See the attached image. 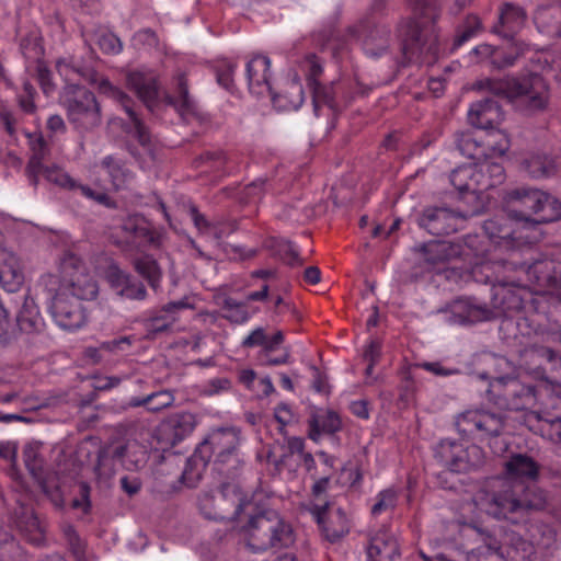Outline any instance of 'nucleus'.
Listing matches in <instances>:
<instances>
[{"instance_id":"obj_1","label":"nucleus","mask_w":561,"mask_h":561,"mask_svg":"<svg viewBox=\"0 0 561 561\" xmlns=\"http://www.w3.org/2000/svg\"><path fill=\"white\" fill-rule=\"evenodd\" d=\"M510 201L516 203L520 208L516 213V220L524 222L519 228H513L505 218H493L486 220L483 230L490 248L480 250L476 247L478 237L468 236L466 247L468 251L461 250L459 244L446 241L432 242L426 245L427 261L437 263L449 261L458 255H470L472 253L478 260L476 265L485 266L495 263L494 252H508L522 245L531 244L538 240L536 225L551 222L561 217V203L546 192L535 188H517L510 193Z\"/></svg>"},{"instance_id":"obj_2","label":"nucleus","mask_w":561,"mask_h":561,"mask_svg":"<svg viewBox=\"0 0 561 561\" xmlns=\"http://www.w3.org/2000/svg\"><path fill=\"white\" fill-rule=\"evenodd\" d=\"M538 472L539 466L531 457L511 456L505 462V476L491 479L486 488L476 494V506L494 518L511 520L514 514L545 508V492L524 484V480H536Z\"/></svg>"},{"instance_id":"obj_3","label":"nucleus","mask_w":561,"mask_h":561,"mask_svg":"<svg viewBox=\"0 0 561 561\" xmlns=\"http://www.w3.org/2000/svg\"><path fill=\"white\" fill-rule=\"evenodd\" d=\"M59 272L60 280L51 297L49 312L59 328L76 331L88 321L83 301L98 297L99 284L87 271L81 259L73 253L62 256Z\"/></svg>"},{"instance_id":"obj_4","label":"nucleus","mask_w":561,"mask_h":561,"mask_svg":"<svg viewBox=\"0 0 561 561\" xmlns=\"http://www.w3.org/2000/svg\"><path fill=\"white\" fill-rule=\"evenodd\" d=\"M415 11L421 12L416 20H403L398 26L402 53L408 61L432 64L439 51V42L434 20V0H409Z\"/></svg>"},{"instance_id":"obj_5","label":"nucleus","mask_w":561,"mask_h":561,"mask_svg":"<svg viewBox=\"0 0 561 561\" xmlns=\"http://www.w3.org/2000/svg\"><path fill=\"white\" fill-rule=\"evenodd\" d=\"M490 89L495 94L504 95L516 110L526 114L543 111L549 102L548 85L545 79L536 73L491 81Z\"/></svg>"},{"instance_id":"obj_6","label":"nucleus","mask_w":561,"mask_h":561,"mask_svg":"<svg viewBox=\"0 0 561 561\" xmlns=\"http://www.w3.org/2000/svg\"><path fill=\"white\" fill-rule=\"evenodd\" d=\"M247 546L253 552L288 547L294 542L293 529L278 513L267 511L252 517L244 529Z\"/></svg>"},{"instance_id":"obj_7","label":"nucleus","mask_w":561,"mask_h":561,"mask_svg":"<svg viewBox=\"0 0 561 561\" xmlns=\"http://www.w3.org/2000/svg\"><path fill=\"white\" fill-rule=\"evenodd\" d=\"M250 504V500L236 482L224 483L215 493L199 497L201 513L208 519L236 520Z\"/></svg>"},{"instance_id":"obj_8","label":"nucleus","mask_w":561,"mask_h":561,"mask_svg":"<svg viewBox=\"0 0 561 561\" xmlns=\"http://www.w3.org/2000/svg\"><path fill=\"white\" fill-rule=\"evenodd\" d=\"M542 296L525 286L497 280L492 287V307L495 317H512L514 313L537 312Z\"/></svg>"},{"instance_id":"obj_9","label":"nucleus","mask_w":561,"mask_h":561,"mask_svg":"<svg viewBox=\"0 0 561 561\" xmlns=\"http://www.w3.org/2000/svg\"><path fill=\"white\" fill-rule=\"evenodd\" d=\"M64 98L68 119L78 131H90L100 126L101 110L92 92L80 84H69L65 87Z\"/></svg>"},{"instance_id":"obj_10","label":"nucleus","mask_w":561,"mask_h":561,"mask_svg":"<svg viewBox=\"0 0 561 561\" xmlns=\"http://www.w3.org/2000/svg\"><path fill=\"white\" fill-rule=\"evenodd\" d=\"M240 440V431L236 427L213 430L199 445L195 457L198 455L205 461L214 458L218 465L230 463L237 468L241 462L238 450Z\"/></svg>"},{"instance_id":"obj_11","label":"nucleus","mask_w":561,"mask_h":561,"mask_svg":"<svg viewBox=\"0 0 561 561\" xmlns=\"http://www.w3.org/2000/svg\"><path fill=\"white\" fill-rule=\"evenodd\" d=\"M525 423L530 431L553 444L561 443V396L550 393L539 409L526 414Z\"/></svg>"},{"instance_id":"obj_12","label":"nucleus","mask_w":561,"mask_h":561,"mask_svg":"<svg viewBox=\"0 0 561 561\" xmlns=\"http://www.w3.org/2000/svg\"><path fill=\"white\" fill-rule=\"evenodd\" d=\"M457 431L477 439H486L501 434L504 427L502 414L484 409H469L456 416Z\"/></svg>"},{"instance_id":"obj_13","label":"nucleus","mask_w":561,"mask_h":561,"mask_svg":"<svg viewBox=\"0 0 561 561\" xmlns=\"http://www.w3.org/2000/svg\"><path fill=\"white\" fill-rule=\"evenodd\" d=\"M439 462L453 472H467L481 466L484 461L483 450L474 444L463 446L461 443L444 439L436 449Z\"/></svg>"},{"instance_id":"obj_14","label":"nucleus","mask_w":561,"mask_h":561,"mask_svg":"<svg viewBox=\"0 0 561 561\" xmlns=\"http://www.w3.org/2000/svg\"><path fill=\"white\" fill-rule=\"evenodd\" d=\"M480 554L495 556L505 561H530L534 546L515 531H506L499 541L488 536L484 543L478 548Z\"/></svg>"},{"instance_id":"obj_15","label":"nucleus","mask_w":561,"mask_h":561,"mask_svg":"<svg viewBox=\"0 0 561 561\" xmlns=\"http://www.w3.org/2000/svg\"><path fill=\"white\" fill-rule=\"evenodd\" d=\"M466 216L446 207L425 208L419 218V225L433 236L456 232L463 227Z\"/></svg>"},{"instance_id":"obj_16","label":"nucleus","mask_w":561,"mask_h":561,"mask_svg":"<svg viewBox=\"0 0 561 561\" xmlns=\"http://www.w3.org/2000/svg\"><path fill=\"white\" fill-rule=\"evenodd\" d=\"M503 388L500 394L503 396L506 401V408L516 411L534 408L538 400L545 398V401H547V396L552 393L549 391L548 387L535 389L517 379H512L511 382Z\"/></svg>"},{"instance_id":"obj_17","label":"nucleus","mask_w":561,"mask_h":561,"mask_svg":"<svg viewBox=\"0 0 561 561\" xmlns=\"http://www.w3.org/2000/svg\"><path fill=\"white\" fill-rule=\"evenodd\" d=\"M310 512L328 540L336 541L348 533V519L341 508L329 510V503L323 502L313 504Z\"/></svg>"},{"instance_id":"obj_18","label":"nucleus","mask_w":561,"mask_h":561,"mask_svg":"<svg viewBox=\"0 0 561 561\" xmlns=\"http://www.w3.org/2000/svg\"><path fill=\"white\" fill-rule=\"evenodd\" d=\"M93 82L101 93L113 99L123 106L133 125V134L137 137L138 141L142 146L149 144V134L136 112L130 106V98L119 88L113 85L106 78L94 79Z\"/></svg>"},{"instance_id":"obj_19","label":"nucleus","mask_w":561,"mask_h":561,"mask_svg":"<svg viewBox=\"0 0 561 561\" xmlns=\"http://www.w3.org/2000/svg\"><path fill=\"white\" fill-rule=\"evenodd\" d=\"M105 280L111 289L122 299L145 300L147 290L145 285L133 278L117 265L111 264L105 272Z\"/></svg>"},{"instance_id":"obj_20","label":"nucleus","mask_w":561,"mask_h":561,"mask_svg":"<svg viewBox=\"0 0 561 561\" xmlns=\"http://www.w3.org/2000/svg\"><path fill=\"white\" fill-rule=\"evenodd\" d=\"M525 273L527 279L538 286V291L556 295L561 300V271H556L551 261H538L529 265Z\"/></svg>"},{"instance_id":"obj_21","label":"nucleus","mask_w":561,"mask_h":561,"mask_svg":"<svg viewBox=\"0 0 561 561\" xmlns=\"http://www.w3.org/2000/svg\"><path fill=\"white\" fill-rule=\"evenodd\" d=\"M270 68V58L262 55H255L247 62L245 77L252 94L256 96L272 94Z\"/></svg>"},{"instance_id":"obj_22","label":"nucleus","mask_w":561,"mask_h":561,"mask_svg":"<svg viewBox=\"0 0 561 561\" xmlns=\"http://www.w3.org/2000/svg\"><path fill=\"white\" fill-rule=\"evenodd\" d=\"M127 87L152 111L158 99L157 76L147 69L131 70L126 75Z\"/></svg>"},{"instance_id":"obj_23","label":"nucleus","mask_w":561,"mask_h":561,"mask_svg":"<svg viewBox=\"0 0 561 561\" xmlns=\"http://www.w3.org/2000/svg\"><path fill=\"white\" fill-rule=\"evenodd\" d=\"M504 114L496 101L486 99L471 104L468 111L469 123L480 129L496 128L503 121Z\"/></svg>"},{"instance_id":"obj_24","label":"nucleus","mask_w":561,"mask_h":561,"mask_svg":"<svg viewBox=\"0 0 561 561\" xmlns=\"http://www.w3.org/2000/svg\"><path fill=\"white\" fill-rule=\"evenodd\" d=\"M196 426L195 415L180 412L170 415L160 426V435L167 444L175 445L188 436Z\"/></svg>"},{"instance_id":"obj_25","label":"nucleus","mask_w":561,"mask_h":561,"mask_svg":"<svg viewBox=\"0 0 561 561\" xmlns=\"http://www.w3.org/2000/svg\"><path fill=\"white\" fill-rule=\"evenodd\" d=\"M195 304L191 297L185 296L178 301L165 304L153 317L148 320V330L152 333L164 332L173 327L179 320L182 310L194 309Z\"/></svg>"},{"instance_id":"obj_26","label":"nucleus","mask_w":561,"mask_h":561,"mask_svg":"<svg viewBox=\"0 0 561 561\" xmlns=\"http://www.w3.org/2000/svg\"><path fill=\"white\" fill-rule=\"evenodd\" d=\"M488 362L492 366V370L477 373L476 376L481 380L489 381V392L492 391L491 389L505 387L512 379H517V368L506 357L492 355L488 358Z\"/></svg>"},{"instance_id":"obj_27","label":"nucleus","mask_w":561,"mask_h":561,"mask_svg":"<svg viewBox=\"0 0 561 561\" xmlns=\"http://www.w3.org/2000/svg\"><path fill=\"white\" fill-rule=\"evenodd\" d=\"M24 282V274L19 257L7 249L0 250V286L15 293Z\"/></svg>"},{"instance_id":"obj_28","label":"nucleus","mask_w":561,"mask_h":561,"mask_svg":"<svg viewBox=\"0 0 561 561\" xmlns=\"http://www.w3.org/2000/svg\"><path fill=\"white\" fill-rule=\"evenodd\" d=\"M534 22L540 33L550 37L561 35V0L540 5L535 13Z\"/></svg>"},{"instance_id":"obj_29","label":"nucleus","mask_w":561,"mask_h":561,"mask_svg":"<svg viewBox=\"0 0 561 561\" xmlns=\"http://www.w3.org/2000/svg\"><path fill=\"white\" fill-rule=\"evenodd\" d=\"M367 556L370 561H392L399 556V545L394 535L388 530H380L374 535L367 548Z\"/></svg>"},{"instance_id":"obj_30","label":"nucleus","mask_w":561,"mask_h":561,"mask_svg":"<svg viewBox=\"0 0 561 561\" xmlns=\"http://www.w3.org/2000/svg\"><path fill=\"white\" fill-rule=\"evenodd\" d=\"M96 173H104L114 190L125 187L133 179L131 172L126 168L124 161L114 154L104 157L94 164Z\"/></svg>"},{"instance_id":"obj_31","label":"nucleus","mask_w":561,"mask_h":561,"mask_svg":"<svg viewBox=\"0 0 561 561\" xmlns=\"http://www.w3.org/2000/svg\"><path fill=\"white\" fill-rule=\"evenodd\" d=\"M483 174L479 173L478 163H468L453 170L450 183L460 193H480Z\"/></svg>"},{"instance_id":"obj_32","label":"nucleus","mask_w":561,"mask_h":561,"mask_svg":"<svg viewBox=\"0 0 561 561\" xmlns=\"http://www.w3.org/2000/svg\"><path fill=\"white\" fill-rule=\"evenodd\" d=\"M488 311L467 298L456 299L450 305V316L446 319L451 324H466L489 319Z\"/></svg>"},{"instance_id":"obj_33","label":"nucleus","mask_w":561,"mask_h":561,"mask_svg":"<svg viewBox=\"0 0 561 561\" xmlns=\"http://www.w3.org/2000/svg\"><path fill=\"white\" fill-rule=\"evenodd\" d=\"M32 156L26 167V174L31 183L38 184V175L43 169V161L48 154V147L41 133H25Z\"/></svg>"},{"instance_id":"obj_34","label":"nucleus","mask_w":561,"mask_h":561,"mask_svg":"<svg viewBox=\"0 0 561 561\" xmlns=\"http://www.w3.org/2000/svg\"><path fill=\"white\" fill-rule=\"evenodd\" d=\"M525 10L514 3H505L500 12V27H494V32L504 36L511 37L513 34L523 28L526 23Z\"/></svg>"},{"instance_id":"obj_35","label":"nucleus","mask_w":561,"mask_h":561,"mask_svg":"<svg viewBox=\"0 0 561 561\" xmlns=\"http://www.w3.org/2000/svg\"><path fill=\"white\" fill-rule=\"evenodd\" d=\"M304 67L308 70V82L312 90V102L316 114L322 104L332 106V98L324 87H321L316 78L322 72V66L314 55H309Z\"/></svg>"},{"instance_id":"obj_36","label":"nucleus","mask_w":561,"mask_h":561,"mask_svg":"<svg viewBox=\"0 0 561 561\" xmlns=\"http://www.w3.org/2000/svg\"><path fill=\"white\" fill-rule=\"evenodd\" d=\"M390 46V31L386 25H376L370 28L363 39V50L371 58L385 55Z\"/></svg>"},{"instance_id":"obj_37","label":"nucleus","mask_w":561,"mask_h":561,"mask_svg":"<svg viewBox=\"0 0 561 561\" xmlns=\"http://www.w3.org/2000/svg\"><path fill=\"white\" fill-rule=\"evenodd\" d=\"M273 105L279 111H296L304 103V90L297 76L287 82L284 93L270 94Z\"/></svg>"},{"instance_id":"obj_38","label":"nucleus","mask_w":561,"mask_h":561,"mask_svg":"<svg viewBox=\"0 0 561 561\" xmlns=\"http://www.w3.org/2000/svg\"><path fill=\"white\" fill-rule=\"evenodd\" d=\"M216 304L224 310L222 318L233 324H243L251 318L247 306L243 302L237 301L236 299L222 296L216 298Z\"/></svg>"},{"instance_id":"obj_39","label":"nucleus","mask_w":561,"mask_h":561,"mask_svg":"<svg viewBox=\"0 0 561 561\" xmlns=\"http://www.w3.org/2000/svg\"><path fill=\"white\" fill-rule=\"evenodd\" d=\"M340 427L341 421L337 414L332 411H327L312 416L309 436L311 439L317 440L321 434L335 433Z\"/></svg>"},{"instance_id":"obj_40","label":"nucleus","mask_w":561,"mask_h":561,"mask_svg":"<svg viewBox=\"0 0 561 561\" xmlns=\"http://www.w3.org/2000/svg\"><path fill=\"white\" fill-rule=\"evenodd\" d=\"M524 170L534 179L548 178L556 172V162L546 154H533L523 162Z\"/></svg>"},{"instance_id":"obj_41","label":"nucleus","mask_w":561,"mask_h":561,"mask_svg":"<svg viewBox=\"0 0 561 561\" xmlns=\"http://www.w3.org/2000/svg\"><path fill=\"white\" fill-rule=\"evenodd\" d=\"M191 216L198 231L215 244H219L230 232L221 224L209 222L195 207L191 208Z\"/></svg>"},{"instance_id":"obj_42","label":"nucleus","mask_w":561,"mask_h":561,"mask_svg":"<svg viewBox=\"0 0 561 561\" xmlns=\"http://www.w3.org/2000/svg\"><path fill=\"white\" fill-rule=\"evenodd\" d=\"M305 451V440L300 437H289L287 439V449L279 458H273L270 456V460L273 461L275 469L278 472H282L284 469H288L289 471L295 470V465L291 463V458L294 456H298L300 459Z\"/></svg>"},{"instance_id":"obj_43","label":"nucleus","mask_w":561,"mask_h":561,"mask_svg":"<svg viewBox=\"0 0 561 561\" xmlns=\"http://www.w3.org/2000/svg\"><path fill=\"white\" fill-rule=\"evenodd\" d=\"M174 402V396L172 392L163 390L152 392L144 398H131L129 400L130 407H146L150 412H159L165 408H169Z\"/></svg>"},{"instance_id":"obj_44","label":"nucleus","mask_w":561,"mask_h":561,"mask_svg":"<svg viewBox=\"0 0 561 561\" xmlns=\"http://www.w3.org/2000/svg\"><path fill=\"white\" fill-rule=\"evenodd\" d=\"M16 526L30 542L36 546L44 542V528L33 512H24L16 522Z\"/></svg>"},{"instance_id":"obj_45","label":"nucleus","mask_w":561,"mask_h":561,"mask_svg":"<svg viewBox=\"0 0 561 561\" xmlns=\"http://www.w3.org/2000/svg\"><path fill=\"white\" fill-rule=\"evenodd\" d=\"M16 321L22 331L32 332L41 324V316L35 300L28 296L24 297L22 307L16 316Z\"/></svg>"},{"instance_id":"obj_46","label":"nucleus","mask_w":561,"mask_h":561,"mask_svg":"<svg viewBox=\"0 0 561 561\" xmlns=\"http://www.w3.org/2000/svg\"><path fill=\"white\" fill-rule=\"evenodd\" d=\"M483 147L489 151L485 156L502 157L510 149V139L506 133L502 129L492 128L486 130L482 139Z\"/></svg>"},{"instance_id":"obj_47","label":"nucleus","mask_w":561,"mask_h":561,"mask_svg":"<svg viewBox=\"0 0 561 561\" xmlns=\"http://www.w3.org/2000/svg\"><path fill=\"white\" fill-rule=\"evenodd\" d=\"M134 265L138 274L147 279L150 287L157 291L160 288L162 279V271L157 261L153 257L146 255L137 259Z\"/></svg>"},{"instance_id":"obj_48","label":"nucleus","mask_w":561,"mask_h":561,"mask_svg":"<svg viewBox=\"0 0 561 561\" xmlns=\"http://www.w3.org/2000/svg\"><path fill=\"white\" fill-rule=\"evenodd\" d=\"M477 163L479 173L483 174V180L480 181L482 192L503 183L505 171L502 164L490 161L488 158Z\"/></svg>"},{"instance_id":"obj_49","label":"nucleus","mask_w":561,"mask_h":561,"mask_svg":"<svg viewBox=\"0 0 561 561\" xmlns=\"http://www.w3.org/2000/svg\"><path fill=\"white\" fill-rule=\"evenodd\" d=\"M114 457L128 470L137 469L145 462V451L140 450L135 444L116 448Z\"/></svg>"},{"instance_id":"obj_50","label":"nucleus","mask_w":561,"mask_h":561,"mask_svg":"<svg viewBox=\"0 0 561 561\" xmlns=\"http://www.w3.org/2000/svg\"><path fill=\"white\" fill-rule=\"evenodd\" d=\"M375 503L371 506V514L374 516H379L386 512H390L394 510L398 504L399 493L393 488H388L380 491L375 499Z\"/></svg>"},{"instance_id":"obj_51","label":"nucleus","mask_w":561,"mask_h":561,"mask_svg":"<svg viewBox=\"0 0 561 561\" xmlns=\"http://www.w3.org/2000/svg\"><path fill=\"white\" fill-rule=\"evenodd\" d=\"M44 178L60 187L73 190L77 186V182L62 169L57 165L45 167L43 164V169L39 172Z\"/></svg>"},{"instance_id":"obj_52","label":"nucleus","mask_w":561,"mask_h":561,"mask_svg":"<svg viewBox=\"0 0 561 561\" xmlns=\"http://www.w3.org/2000/svg\"><path fill=\"white\" fill-rule=\"evenodd\" d=\"M24 462L30 473L39 479L43 473V459L39 455L38 446L28 445L23 451Z\"/></svg>"},{"instance_id":"obj_53","label":"nucleus","mask_w":561,"mask_h":561,"mask_svg":"<svg viewBox=\"0 0 561 561\" xmlns=\"http://www.w3.org/2000/svg\"><path fill=\"white\" fill-rule=\"evenodd\" d=\"M64 535L69 549L77 561H85V541L81 539L72 526H67L64 529Z\"/></svg>"},{"instance_id":"obj_54","label":"nucleus","mask_w":561,"mask_h":561,"mask_svg":"<svg viewBox=\"0 0 561 561\" xmlns=\"http://www.w3.org/2000/svg\"><path fill=\"white\" fill-rule=\"evenodd\" d=\"M480 26L481 22L479 18L476 15H469L456 35L454 48L460 47L463 43L473 37L480 30Z\"/></svg>"},{"instance_id":"obj_55","label":"nucleus","mask_w":561,"mask_h":561,"mask_svg":"<svg viewBox=\"0 0 561 561\" xmlns=\"http://www.w3.org/2000/svg\"><path fill=\"white\" fill-rule=\"evenodd\" d=\"M274 243L276 253L288 265H298L301 263L298 250L290 241L280 239L274 240Z\"/></svg>"},{"instance_id":"obj_56","label":"nucleus","mask_w":561,"mask_h":561,"mask_svg":"<svg viewBox=\"0 0 561 561\" xmlns=\"http://www.w3.org/2000/svg\"><path fill=\"white\" fill-rule=\"evenodd\" d=\"M56 68L60 77L64 78L66 85L79 84L77 79L82 76V72L77 67H75L70 60H58Z\"/></svg>"},{"instance_id":"obj_57","label":"nucleus","mask_w":561,"mask_h":561,"mask_svg":"<svg viewBox=\"0 0 561 561\" xmlns=\"http://www.w3.org/2000/svg\"><path fill=\"white\" fill-rule=\"evenodd\" d=\"M471 57L476 58V62L500 64V60L496 58L495 47L489 44L474 47L471 51Z\"/></svg>"},{"instance_id":"obj_58","label":"nucleus","mask_w":561,"mask_h":561,"mask_svg":"<svg viewBox=\"0 0 561 561\" xmlns=\"http://www.w3.org/2000/svg\"><path fill=\"white\" fill-rule=\"evenodd\" d=\"M274 417L277 423L280 425V431L283 427L290 425L297 421V416L293 411L291 407L287 403H279L274 409Z\"/></svg>"},{"instance_id":"obj_59","label":"nucleus","mask_w":561,"mask_h":561,"mask_svg":"<svg viewBox=\"0 0 561 561\" xmlns=\"http://www.w3.org/2000/svg\"><path fill=\"white\" fill-rule=\"evenodd\" d=\"M178 92L179 98L175 102V105L181 108V111L190 112L193 108V101L188 95V90L185 81L184 75H180L176 78Z\"/></svg>"},{"instance_id":"obj_60","label":"nucleus","mask_w":561,"mask_h":561,"mask_svg":"<svg viewBox=\"0 0 561 561\" xmlns=\"http://www.w3.org/2000/svg\"><path fill=\"white\" fill-rule=\"evenodd\" d=\"M98 43L100 48L106 54L116 55L121 53L123 48L119 38L113 33L102 34Z\"/></svg>"},{"instance_id":"obj_61","label":"nucleus","mask_w":561,"mask_h":561,"mask_svg":"<svg viewBox=\"0 0 561 561\" xmlns=\"http://www.w3.org/2000/svg\"><path fill=\"white\" fill-rule=\"evenodd\" d=\"M92 387L99 391H107L117 387L122 382V378L117 376L96 375L92 378Z\"/></svg>"},{"instance_id":"obj_62","label":"nucleus","mask_w":561,"mask_h":561,"mask_svg":"<svg viewBox=\"0 0 561 561\" xmlns=\"http://www.w3.org/2000/svg\"><path fill=\"white\" fill-rule=\"evenodd\" d=\"M231 387V382L228 378H214L210 379L204 388V392L208 396L218 394L224 391H228Z\"/></svg>"},{"instance_id":"obj_63","label":"nucleus","mask_w":561,"mask_h":561,"mask_svg":"<svg viewBox=\"0 0 561 561\" xmlns=\"http://www.w3.org/2000/svg\"><path fill=\"white\" fill-rule=\"evenodd\" d=\"M36 71H37V79H38V82L41 84L43 92L46 95H49L55 90V85L51 82L50 71L43 64L37 65Z\"/></svg>"},{"instance_id":"obj_64","label":"nucleus","mask_w":561,"mask_h":561,"mask_svg":"<svg viewBox=\"0 0 561 561\" xmlns=\"http://www.w3.org/2000/svg\"><path fill=\"white\" fill-rule=\"evenodd\" d=\"M421 368L436 376L448 377L459 373L457 368L444 367L439 362H424L419 365Z\"/></svg>"}]
</instances>
